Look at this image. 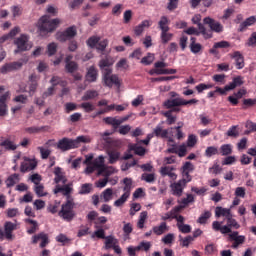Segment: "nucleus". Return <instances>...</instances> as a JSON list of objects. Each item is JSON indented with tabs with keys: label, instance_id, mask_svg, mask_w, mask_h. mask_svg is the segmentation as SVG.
<instances>
[{
	"label": "nucleus",
	"instance_id": "1",
	"mask_svg": "<svg viewBox=\"0 0 256 256\" xmlns=\"http://www.w3.org/2000/svg\"><path fill=\"white\" fill-rule=\"evenodd\" d=\"M84 163L86 164V174H92L97 171V175H103L104 177H106L102 180H98V182L96 183L97 188H105V186L109 182V179L107 177L116 173L113 167L105 166L104 161H86Z\"/></svg>",
	"mask_w": 256,
	"mask_h": 256
},
{
	"label": "nucleus",
	"instance_id": "2",
	"mask_svg": "<svg viewBox=\"0 0 256 256\" xmlns=\"http://www.w3.org/2000/svg\"><path fill=\"white\" fill-rule=\"evenodd\" d=\"M60 24L61 20L59 18L51 20L49 15H44L38 21V29L42 33H53V31H55Z\"/></svg>",
	"mask_w": 256,
	"mask_h": 256
},
{
	"label": "nucleus",
	"instance_id": "3",
	"mask_svg": "<svg viewBox=\"0 0 256 256\" xmlns=\"http://www.w3.org/2000/svg\"><path fill=\"white\" fill-rule=\"evenodd\" d=\"M75 204L73 200H67L66 203L62 204L61 211L58 212V216L63 221L70 223L77 217V213L74 211Z\"/></svg>",
	"mask_w": 256,
	"mask_h": 256
},
{
	"label": "nucleus",
	"instance_id": "4",
	"mask_svg": "<svg viewBox=\"0 0 256 256\" xmlns=\"http://www.w3.org/2000/svg\"><path fill=\"white\" fill-rule=\"evenodd\" d=\"M14 45L17 49L14 50V54L23 53L24 51H30L33 49V43L29 41V36L27 34H21L18 38L14 40Z\"/></svg>",
	"mask_w": 256,
	"mask_h": 256
},
{
	"label": "nucleus",
	"instance_id": "5",
	"mask_svg": "<svg viewBox=\"0 0 256 256\" xmlns=\"http://www.w3.org/2000/svg\"><path fill=\"white\" fill-rule=\"evenodd\" d=\"M18 230V224L13 223L12 221H5L4 231L0 226V241H3L4 238L8 241H12L14 236L13 232Z\"/></svg>",
	"mask_w": 256,
	"mask_h": 256
},
{
	"label": "nucleus",
	"instance_id": "6",
	"mask_svg": "<svg viewBox=\"0 0 256 256\" xmlns=\"http://www.w3.org/2000/svg\"><path fill=\"white\" fill-rule=\"evenodd\" d=\"M102 81L106 87H113V85L119 87V85H121L119 76L113 74V70H106V72L102 74Z\"/></svg>",
	"mask_w": 256,
	"mask_h": 256
},
{
	"label": "nucleus",
	"instance_id": "7",
	"mask_svg": "<svg viewBox=\"0 0 256 256\" xmlns=\"http://www.w3.org/2000/svg\"><path fill=\"white\" fill-rule=\"evenodd\" d=\"M75 37H77V28L75 26L68 27L64 31L57 32L56 34V39L60 43H65V41H69Z\"/></svg>",
	"mask_w": 256,
	"mask_h": 256
},
{
	"label": "nucleus",
	"instance_id": "8",
	"mask_svg": "<svg viewBox=\"0 0 256 256\" xmlns=\"http://www.w3.org/2000/svg\"><path fill=\"white\" fill-rule=\"evenodd\" d=\"M190 182H191L190 179L188 180L181 179V180H178V182L171 184L170 188L172 189V195L174 197H181L187 183H190Z\"/></svg>",
	"mask_w": 256,
	"mask_h": 256
},
{
	"label": "nucleus",
	"instance_id": "9",
	"mask_svg": "<svg viewBox=\"0 0 256 256\" xmlns=\"http://www.w3.org/2000/svg\"><path fill=\"white\" fill-rule=\"evenodd\" d=\"M192 23H194V25H198V29H199V31H201L204 39H211V37H213L211 30H207V28H205V26L203 24H201V15L200 14H196L192 18Z\"/></svg>",
	"mask_w": 256,
	"mask_h": 256
},
{
	"label": "nucleus",
	"instance_id": "10",
	"mask_svg": "<svg viewBox=\"0 0 256 256\" xmlns=\"http://www.w3.org/2000/svg\"><path fill=\"white\" fill-rule=\"evenodd\" d=\"M21 67H23V61L6 63L0 68V73L7 75V73H11L12 71H19Z\"/></svg>",
	"mask_w": 256,
	"mask_h": 256
},
{
	"label": "nucleus",
	"instance_id": "11",
	"mask_svg": "<svg viewBox=\"0 0 256 256\" xmlns=\"http://www.w3.org/2000/svg\"><path fill=\"white\" fill-rule=\"evenodd\" d=\"M107 155H108L110 161H119V159H124V161H127V160L131 159V157H133L131 150H129L127 153H125L121 157V153H119V151H117L115 149H109L107 151Z\"/></svg>",
	"mask_w": 256,
	"mask_h": 256
},
{
	"label": "nucleus",
	"instance_id": "12",
	"mask_svg": "<svg viewBox=\"0 0 256 256\" xmlns=\"http://www.w3.org/2000/svg\"><path fill=\"white\" fill-rule=\"evenodd\" d=\"M57 148L60 151H69L71 149H76V142L74 139L62 138L57 143Z\"/></svg>",
	"mask_w": 256,
	"mask_h": 256
},
{
	"label": "nucleus",
	"instance_id": "13",
	"mask_svg": "<svg viewBox=\"0 0 256 256\" xmlns=\"http://www.w3.org/2000/svg\"><path fill=\"white\" fill-rule=\"evenodd\" d=\"M230 241H234L232 243V248L237 249L240 245H243L246 242V236L239 235V232H232L228 235Z\"/></svg>",
	"mask_w": 256,
	"mask_h": 256
},
{
	"label": "nucleus",
	"instance_id": "14",
	"mask_svg": "<svg viewBox=\"0 0 256 256\" xmlns=\"http://www.w3.org/2000/svg\"><path fill=\"white\" fill-rule=\"evenodd\" d=\"M203 21H204L205 25H209L210 31L212 34H213V31H215V33H221L223 31V25H221V23L215 21L213 18L206 17V18H204Z\"/></svg>",
	"mask_w": 256,
	"mask_h": 256
},
{
	"label": "nucleus",
	"instance_id": "15",
	"mask_svg": "<svg viewBox=\"0 0 256 256\" xmlns=\"http://www.w3.org/2000/svg\"><path fill=\"white\" fill-rule=\"evenodd\" d=\"M40 248H45L49 244V237L44 232H41L37 235L32 236V245L38 244L40 242Z\"/></svg>",
	"mask_w": 256,
	"mask_h": 256
},
{
	"label": "nucleus",
	"instance_id": "16",
	"mask_svg": "<svg viewBox=\"0 0 256 256\" xmlns=\"http://www.w3.org/2000/svg\"><path fill=\"white\" fill-rule=\"evenodd\" d=\"M112 65H113V60L110 57L101 59L98 63V67L100 68L102 75L107 73V71H113V69L111 68Z\"/></svg>",
	"mask_w": 256,
	"mask_h": 256
},
{
	"label": "nucleus",
	"instance_id": "17",
	"mask_svg": "<svg viewBox=\"0 0 256 256\" xmlns=\"http://www.w3.org/2000/svg\"><path fill=\"white\" fill-rule=\"evenodd\" d=\"M230 59H234L235 65L237 69H243L245 67V57L239 51H235L234 53L229 54Z\"/></svg>",
	"mask_w": 256,
	"mask_h": 256
},
{
	"label": "nucleus",
	"instance_id": "18",
	"mask_svg": "<svg viewBox=\"0 0 256 256\" xmlns=\"http://www.w3.org/2000/svg\"><path fill=\"white\" fill-rule=\"evenodd\" d=\"M10 95L9 92H6L0 96V117H5V115H7V100Z\"/></svg>",
	"mask_w": 256,
	"mask_h": 256
},
{
	"label": "nucleus",
	"instance_id": "19",
	"mask_svg": "<svg viewBox=\"0 0 256 256\" xmlns=\"http://www.w3.org/2000/svg\"><path fill=\"white\" fill-rule=\"evenodd\" d=\"M98 77H99V71L97 70V68H95V66H90L87 69L86 81H88V83H95Z\"/></svg>",
	"mask_w": 256,
	"mask_h": 256
},
{
	"label": "nucleus",
	"instance_id": "20",
	"mask_svg": "<svg viewBox=\"0 0 256 256\" xmlns=\"http://www.w3.org/2000/svg\"><path fill=\"white\" fill-rule=\"evenodd\" d=\"M193 170H194L193 164H191V162H186L182 166V179L191 181L192 178L190 176V173L193 172Z\"/></svg>",
	"mask_w": 256,
	"mask_h": 256
},
{
	"label": "nucleus",
	"instance_id": "21",
	"mask_svg": "<svg viewBox=\"0 0 256 256\" xmlns=\"http://www.w3.org/2000/svg\"><path fill=\"white\" fill-rule=\"evenodd\" d=\"M255 23H256V17L255 16H250L245 21L240 23L238 31L240 33H243V31H247V28L251 27L252 25H255Z\"/></svg>",
	"mask_w": 256,
	"mask_h": 256
},
{
	"label": "nucleus",
	"instance_id": "22",
	"mask_svg": "<svg viewBox=\"0 0 256 256\" xmlns=\"http://www.w3.org/2000/svg\"><path fill=\"white\" fill-rule=\"evenodd\" d=\"M104 249L110 250L111 248L118 246V239L113 235H108L106 239H104Z\"/></svg>",
	"mask_w": 256,
	"mask_h": 256
},
{
	"label": "nucleus",
	"instance_id": "23",
	"mask_svg": "<svg viewBox=\"0 0 256 256\" xmlns=\"http://www.w3.org/2000/svg\"><path fill=\"white\" fill-rule=\"evenodd\" d=\"M168 231V226L166 222H161L159 226H154L152 228V232L156 235V236H162L163 234H165Z\"/></svg>",
	"mask_w": 256,
	"mask_h": 256
},
{
	"label": "nucleus",
	"instance_id": "24",
	"mask_svg": "<svg viewBox=\"0 0 256 256\" xmlns=\"http://www.w3.org/2000/svg\"><path fill=\"white\" fill-rule=\"evenodd\" d=\"M163 105L166 109H173V107H181L182 106L181 98L166 100L163 103Z\"/></svg>",
	"mask_w": 256,
	"mask_h": 256
},
{
	"label": "nucleus",
	"instance_id": "25",
	"mask_svg": "<svg viewBox=\"0 0 256 256\" xmlns=\"http://www.w3.org/2000/svg\"><path fill=\"white\" fill-rule=\"evenodd\" d=\"M38 165V162H22L21 164V173H29L33 171L36 166Z\"/></svg>",
	"mask_w": 256,
	"mask_h": 256
},
{
	"label": "nucleus",
	"instance_id": "26",
	"mask_svg": "<svg viewBox=\"0 0 256 256\" xmlns=\"http://www.w3.org/2000/svg\"><path fill=\"white\" fill-rule=\"evenodd\" d=\"M72 191H73V188L70 187L69 184H66V185H63L62 187L57 185V187H55L54 193L55 194L62 193L63 196L67 197L71 194Z\"/></svg>",
	"mask_w": 256,
	"mask_h": 256
},
{
	"label": "nucleus",
	"instance_id": "27",
	"mask_svg": "<svg viewBox=\"0 0 256 256\" xmlns=\"http://www.w3.org/2000/svg\"><path fill=\"white\" fill-rule=\"evenodd\" d=\"M191 43H190V51L191 53H194L195 55H197V53H201L203 46L200 43H197V39L195 37H192L190 39Z\"/></svg>",
	"mask_w": 256,
	"mask_h": 256
},
{
	"label": "nucleus",
	"instance_id": "28",
	"mask_svg": "<svg viewBox=\"0 0 256 256\" xmlns=\"http://www.w3.org/2000/svg\"><path fill=\"white\" fill-rule=\"evenodd\" d=\"M148 27H151V22L149 20H144L139 24L138 26L135 27V35H141L145 29H148Z\"/></svg>",
	"mask_w": 256,
	"mask_h": 256
},
{
	"label": "nucleus",
	"instance_id": "29",
	"mask_svg": "<svg viewBox=\"0 0 256 256\" xmlns=\"http://www.w3.org/2000/svg\"><path fill=\"white\" fill-rule=\"evenodd\" d=\"M174 168L172 166H163L160 169V174L163 176H169L171 179H176V174L173 173Z\"/></svg>",
	"mask_w": 256,
	"mask_h": 256
},
{
	"label": "nucleus",
	"instance_id": "30",
	"mask_svg": "<svg viewBox=\"0 0 256 256\" xmlns=\"http://www.w3.org/2000/svg\"><path fill=\"white\" fill-rule=\"evenodd\" d=\"M216 217H226V219L233 217V215L230 213V209L223 208V207H217L216 208Z\"/></svg>",
	"mask_w": 256,
	"mask_h": 256
},
{
	"label": "nucleus",
	"instance_id": "31",
	"mask_svg": "<svg viewBox=\"0 0 256 256\" xmlns=\"http://www.w3.org/2000/svg\"><path fill=\"white\" fill-rule=\"evenodd\" d=\"M158 27L161 33L169 31V19L167 18V16H162L160 18V21L158 22Z\"/></svg>",
	"mask_w": 256,
	"mask_h": 256
},
{
	"label": "nucleus",
	"instance_id": "32",
	"mask_svg": "<svg viewBox=\"0 0 256 256\" xmlns=\"http://www.w3.org/2000/svg\"><path fill=\"white\" fill-rule=\"evenodd\" d=\"M123 184H124V187H123L124 194L131 195V191L133 188V180L131 178L126 177L123 179Z\"/></svg>",
	"mask_w": 256,
	"mask_h": 256
},
{
	"label": "nucleus",
	"instance_id": "33",
	"mask_svg": "<svg viewBox=\"0 0 256 256\" xmlns=\"http://www.w3.org/2000/svg\"><path fill=\"white\" fill-rule=\"evenodd\" d=\"M25 222L27 224L31 225V227L28 228V230H27V234L32 235V234H35L39 230V225H38L37 221L32 220V219H26Z\"/></svg>",
	"mask_w": 256,
	"mask_h": 256
},
{
	"label": "nucleus",
	"instance_id": "34",
	"mask_svg": "<svg viewBox=\"0 0 256 256\" xmlns=\"http://www.w3.org/2000/svg\"><path fill=\"white\" fill-rule=\"evenodd\" d=\"M18 181H20V175H18L17 173H14L10 175L8 179H6V187L11 188L15 186Z\"/></svg>",
	"mask_w": 256,
	"mask_h": 256
},
{
	"label": "nucleus",
	"instance_id": "35",
	"mask_svg": "<svg viewBox=\"0 0 256 256\" xmlns=\"http://www.w3.org/2000/svg\"><path fill=\"white\" fill-rule=\"evenodd\" d=\"M101 199L104 203H109L111 200H113V189L107 188L104 190L101 194Z\"/></svg>",
	"mask_w": 256,
	"mask_h": 256
},
{
	"label": "nucleus",
	"instance_id": "36",
	"mask_svg": "<svg viewBox=\"0 0 256 256\" xmlns=\"http://www.w3.org/2000/svg\"><path fill=\"white\" fill-rule=\"evenodd\" d=\"M0 147H4L8 151H15L17 149V144L13 143V141L6 139L4 141H0Z\"/></svg>",
	"mask_w": 256,
	"mask_h": 256
},
{
	"label": "nucleus",
	"instance_id": "37",
	"mask_svg": "<svg viewBox=\"0 0 256 256\" xmlns=\"http://www.w3.org/2000/svg\"><path fill=\"white\" fill-rule=\"evenodd\" d=\"M103 121L106 123V125H112L114 129H117V127L121 125V121L115 117H105L103 118Z\"/></svg>",
	"mask_w": 256,
	"mask_h": 256
},
{
	"label": "nucleus",
	"instance_id": "38",
	"mask_svg": "<svg viewBox=\"0 0 256 256\" xmlns=\"http://www.w3.org/2000/svg\"><path fill=\"white\" fill-rule=\"evenodd\" d=\"M154 135L156 137H161L162 139H166V137L169 135V130H163L161 126H157L154 129Z\"/></svg>",
	"mask_w": 256,
	"mask_h": 256
},
{
	"label": "nucleus",
	"instance_id": "39",
	"mask_svg": "<svg viewBox=\"0 0 256 256\" xmlns=\"http://www.w3.org/2000/svg\"><path fill=\"white\" fill-rule=\"evenodd\" d=\"M90 237L93 240H95L96 238L105 240L107 238V236H105V230L103 228H98V230L94 231Z\"/></svg>",
	"mask_w": 256,
	"mask_h": 256
},
{
	"label": "nucleus",
	"instance_id": "40",
	"mask_svg": "<svg viewBox=\"0 0 256 256\" xmlns=\"http://www.w3.org/2000/svg\"><path fill=\"white\" fill-rule=\"evenodd\" d=\"M219 153L223 156L231 155V153H233V146H231V144H224L220 147Z\"/></svg>",
	"mask_w": 256,
	"mask_h": 256
},
{
	"label": "nucleus",
	"instance_id": "41",
	"mask_svg": "<svg viewBox=\"0 0 256 256\" xmlns=\"http://www.w3.org/2000/svg\"><path fill=\"white\" fill-rule=\"evenodd\" d=\"M99 93L95 90H88L85 92V94L82 96V101H89V99H95V97H98Z\"/></svg>",
	"mask_w": 256,
	"mask_h": 256
},
{
	"label": "nucleus",
	"instance_id": "42",
	"mask_svg": "<svg viewBox=\"0 0 256 256\" xmlns=\"http://www.w3.org/2000/svg\"><path fill=\"white\" fill-rule=\"evenodd\" d=\"M91 137L89 136H78L76 139H74V143H76V149L81 146V143H90Z\"/></svg>",
	"mask_w": 256,
	"mask_h": 256
},
{
	"label": "nucleus",
	"instance_id": "43",
	"mask_svg": "<svg viewBox=\"0 0 256 256\" xmlns=\"http://www.w3.org/2000/svg\"><path fill=\"white\" fill-rule=\"evenodd\" d=\"M78 69H79V65L75 61L68 62L65 65V70L67 71V73H75V71H77Z\"/></svg>",
	"mask_w": 256,
	"mask_h": 256
},
{
	"label": "nucleus",
	"instance_id": "44",
	"mask_svg": "<svg viewBox=\"0 0 256 256\" xmlns=\"http://www.w3.org/2000/svg\"><path fill=\"white\" fill-rule=\"evenodd\" d=\"M160 38H161L162 43L165 45V44L169 43V41H171V39H173V33L169 32V31L161 32Z\"/></svg>",
	"mask_w": 256,
	"mask_h": 256
},
{
	"label": "nucleus",
	"instance_id": "45",
	"mask_svg": "<svg viewBox=\"0 0 256 256\" xmlns=\"http://www.w3.org/2000/svg\"><path fill=\"white\" fill-rule=\"evenodd\" d=\"M146 220H147V211H142L141 214H139V220L137 222V227L139 229H144Z\"/></svg>",
	"mask_w": 256,
	"mask_h": 256
},
{
	"label": "nucleus",
	"instance_id": "46",
	"mask_svg": "<svg viewBox=\"0 0 256 256\" xmlns=\"http://www.w3.org/2000/svg\"><path fill=\"white\" fill-rule=\"evenodd\" d=\"M93 191V185L92 184H83L81 185V188L79 190L80 195H88L89 193H92Z\"/></svg>",
	"mask_w": 256,
	"mask_h": 256
},
{
	"label": "nucleus",
	"instance_id": "47",
	"mask_svg": "<svg viewBox=\"0 0 256 256\" xmlns=\"http://www.w3.org/2000/svg\"><path fill=\"white\" fill-rule=\"evenodd\" d=\"M179 239H180V241L182 242V243H181V246H182L183 248H188L189 245H190V243L194 241V238H193L191 235H188V236H186V237H184V238H182V236L179 235Z\"/></svg>",
	"mask_w": 256,
	"mask_h": 256
},
{
	"label": "nucleus",
	"instance_id": "48",
	"mask_svg": "<svg viewBox=\"0 0 256 256\" xmlns=\"http://www.w3.org/2000/svg\"><path fill=\"white\" fill-rule=\"evenodd\" d=\"M131 196V194H123L121 195V197L119 199H117L114 202V206L115 207H122L124 205L125 202H127L128 198Z\"/></svg>",
	"mask_w": 256,
	"mask_h": 256
},
{
	"label": "nucleus",
	"instance_id": "49",
	"mask_svg": "<svg viewBox=\"0 0 256 256\" xmlns=\"http://www.w3.org/2000/svg\"><path fill=\"white\" fill-rule=\"evenodd\" d=\"M226 220H227V227L234 228L235 230H238L239 228H241V224H239L237 220L233 218V216L226 218Z\"/></svg>",
	"mask_w": 256,
	"mask_h": 256
},
{
	"label": "nucleus",
	"instance_id": "50",
	"mask_svg": "<svg viewBox=\"0 0 256 256\" xmlns=\"http://www.w3.org/2000/svg\"><path fill=\"white\" fill-rule=\"evenodd\" d=\"M164 117L167 118L166 123L167 125H173L175 121H177V116H173L172 111H167L163 113Z\"/></svg>",
	"mask_w": 256,
	"mask_h": 256
},
{
	"label": "nucleus",
	"instance_id": "51",
	"mask_svg": "<svg viewBox=\"0 0 256 256\" xmlns=\"http://www.w3.org/2000/svg\"><path fill=\"white\" fill-rule=\"evenodd\" d=\"M34 191H35L37 197H46L47 196V192L44 191L43 184L35 185Z\"/></svg>",
	"mask_w": 256,
	"mask_h": 256
},
{
	"label": "nucleus",
	"instance_id": "52",
	"mask_svg": "<svg viewBox=\"0 0 256 256\" xmlns=\"http://www.w3.org/2000/svg\"><path fill=\"white\" fill-rule=\"evenodd\" d=\"M99 41H101V38L98 36H92L87 40L88 47H91V49L97 47Z\"/></svg>",
	"mask_w": 256,
	"mask_h": 256
},
{
	"label": "nucleus",
	"instance_id": "53",
	"mask_svg": "<svg viewBox=\"0 0 256 256\" xmlns=\"http://www.w3.org/2000/svg\"><path fill=\"white\" fill-rule=\"evenodd\" d=\"M178 231L182 234H190L191 226L189 224H177Z\"/></svg>",
	"mask_w": 256,
	"mask_h": 256
},
{
	"label": "nucleus",
	"instance_id": "54",
	"mask_svg": "<svg viewBox=\"0 0 256 256\" xmlns=\"http://www.w3.org/2000/svg\"><path fill=\"white\" fill-rule=\"evenodd\" d=\"M154 61H155V55L152 53H148L146 57H143L141 59V63L143 65H151V63H153Z\"/></svg>",
	"mask_w": 256,
	"mask_h": 256
},
{
	"label": "nucleus",
	"instance_id": "55",
	"mask_svg": "<svg viewBox=\"0 0 256 256\" xmlns=\"http://www.w3.org/2000/svg\"><path fill=\"white\" fill-rule=\"evenodd\" d=\"M212 214L210 211L202 213L198 219L199 224H206L208 219L211 218Z\"/></svg>",
	"mask_w": 256,
	"mask_h": 256
},
{
	"label": "nucleus",
	"instance_id": "56",
	"mask_svg": "<svg viewBox=\"0 0 256 256\" xmlns=\"http://www.w3.org/2000/svg\"><path fill=\"white\" fill-rule=\"evenodd\" d=\"M91 234L90 228L88 226H81L80 230L77 232V237H86Z\"/></svg>",
	"mask_w": 256,
	"mask_h": 256
},
{
	"label": "nucleus",
	"instance_id": "57",
	"mask_svg": "<svg viewBox=\"0 0 256 256\" xmlns=\"http://www.w3.org/2000/svg\"><path fill=\"white\" fill-rule=\"evenodd\" d=\"M47 53H48L49 57H53V55H55V53H57V43L52 42V43L48 44Z\"/></svg>",
	"mask_w": 256,
	"mask_h": 256
},
{
	"label": "nucleus",
	"instance_id": "58",
	"mask_svg": "<svg viewBox=\"0 0 256 256\" xmlns=\"http://www.w3.org/2000/svg\"><path fill=\"white\" fill-rule=\"evenodd\" d=\"M81 109H84L85 113H91L95 111V106L90 102H84L80 105Z\"/></svg>",
	"mask_w": 256,
	"mask_h": 256
},
{
	"label": "nucleus",
	"instance_id": "59",
	"mask_svg": "<svg viewBox=\"0 0 256 256\" xmlns=\"http://www.w3.org/2000/svg\"><path fill=\"white\" fill-rule=\"evenodd\" d=\"M206 157H213V155H219V150L215 146H210L205 151Z\"/></svg>",
	"mask_w": 256,
	"mask_h": 256
},
{
	"label": "nucleus",
	"instance_id": "60",
	"mask_svg": "<svg viewBox=\"0 0 256 256\" xmlns=\"http://www.w3.org/2000/svg\"><path fill=\"white\" fill-rule=\"evenodd\" d=\"M140 210H141V204L133 203L132 205H130L129 215L133 217Z\"/></svg>",
	"mask_w": 256,
	"mask_h": 256
},
{
	"label": "nucleus",
	"instance_id": "61",
	"mask_svg": "<svg viewBox=\"0 0 256 256\" xmlns=\"http://www.w3.org/2000/svg\"><path fill=\"white\" fill-rule=\"evenodd\" d=\"M151 248V243L150 242H141L139 243L138 246H136L137 251H149Z\"/></svg>",
	"mask_w": 256,
	"mask_h": 256
},
{
	"label": "nucleus",
	"instance_id": "62",
	"mask_svg": "<svg viewBox=\"0 0 256 256\" xmlns=\"http://www.w3.org/2000/svg\"><path fill=\"white\" fill-rule=\"evenodd\" d=\"M245 127L248 130L245 132L246 135H249V133H253L256 131V123L255 122L247 121Z\"/></svg>",
	"mask_w": 256,
	"mask_h": 256
},
{
	"label": "nucleus",
	"instance_id": "63",
	"mask_svg": "<svg viewBox=\"0 0 256 256\" xmlns=\"http://www.w3.org/2000/svg\"><path fill=\"white\" fill-rule=\"evenodd\" d=\"M184 33H186V35H196L197 37H199V35H203V32H201V30H197L195 27H190L184 30Z\"/></svg>",
	"mask_w": 256,
	"mask_h": 256
},
{
	"label": "nucleus",
	"instance_id": "64",
	"mask_svg": "<svg viewBox=\"0 0 256 256\" xmlns=\"http://www.w3.org/2000/svg\"><path fill=\"white\" fill-rule=\"evenodd\" d=\"M247 143L248 140L247 138H242L238 143H237V149L238 151H245V149H247Z\"/></svg>",
	"mask_w": 256,
	"mask_h": 256
}]
</instances>
